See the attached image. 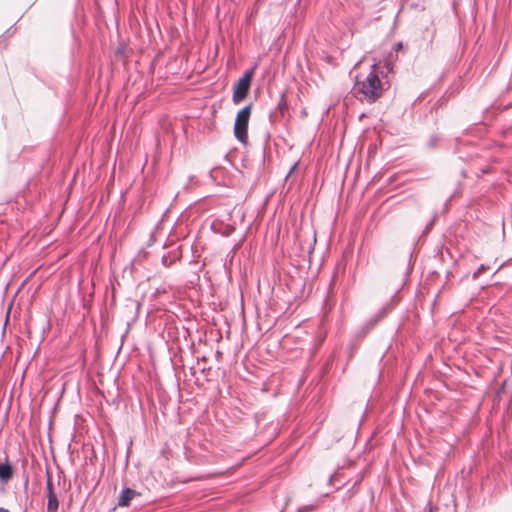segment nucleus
<instances>
[{
    "label": "nucleus",
    "instance_id": "1a4fd4ad",
    "mask_svg": "<svg viewBox=\"0 0 512 512\" xmlns=\"http://www.w3.org/2000/svg\"><path fill=\"white\" fill-rule=\"evenodd\" d=\"M47 498V512H57L59 508V501L57 495H50Z\"/></svg>",
    "mask_w": 512,
    "mask_h": 512
},
{
    "label": "nucleus",
    "instance_id": "f3484780",
    "mask_svg": "<svg viewBox=\"0 0 512 512\" xmlns=\"http://www.w3.org/2000/svg\"><path fill=\"white\" fill-rule=\"evenodd\" d=\"M484 269H486V267L481 264L480 267L473 273V278L476 279Z\"/></svg>",
    "mask_w": 512,
    "mask_h": 512
},
{
    "label": "nucleus",
    "instance_id": "9d476101",
    "mask_svg": "<svg viewBox=\"0 0 512 512\" xmlns=\"http://www.w3.org/2000/svg\"><path fill=\"white\" fill-rule=\"evenodd\" d=\"M276 109L281 113V115H284V113L288 111L289 104H288V102L286 100L285 93L281 94V97H280V100H279V102L277 104V108Z\"/></svg>",
    "mask_w": 512,
    "mask_h": 512
},
{
    "label": "nucleus",
    "instance_id": "412c9836",
    "mask_svg": "<svg viewBox=\"0 0 512 512\" xmlns=\"http://www.w3.org/2000/svg\"><path fill=\"white\" fill-rule=\"evenodd\" d=\"M434 223V220H432L431 222H429V225L427 226V228L431 227Z\"/></svg>",
    "mask_w": 512,
    "mask_h": 512
},
{
    "label": "nucleus",
    "instance_id": "2eb2a0df",
    "mask_svg": "<svg viewBox=\"0 0 512 512\" xmlns=\"http://www.w3.org/2000/svg\"><path fill=\"white\" fill-rule=\"evenodd\" d=\"M233 230H234V227H233V226H231V225H227V226L225 227V230L222 232V235H224V236H226V237H227V236H230V235H231V233L233 232Z\"/></svg>",
    "mask_w": 512,
    "mask_h": 512
},
{
    "label": "nucleus",
    "instance_id": "f8f14e48",
    "mask_svg": "<svg viewBox=\"0 0 512 512\" xmlns=\"http://www.w3.org/2000/svg\"><path fill=\"white\" fill-rule=\"evenodd\" d=\"M46 492H47V497L50 495H56V493L54 492L53 483H52L51 475L49 474V472H47Z\"/></svg>",
    "mask_w": 512,
    "mask_h": 512
},
{
    "label": "nucleus",
    "instance_id": "39448f33",
    "mask_svg": "<svg viewBox=\"0 0 512 512\" xmlns=\"http://www.w3.org/2000/svg\"><path fill=\"white\" fill-rule=\"evenodd\" d=\"M14 474V469L12 464L9 462L8 457H5V461H0V481L2 483H7Z\"/></svg>",
    "mask_w": 512,
    "mask_h": 512
},
{
    "label": "nucleus",
    "instance_id": "f257e3e1",
    "mask_svg": "<svg viewBox=\"0 0 512 512\" xmlns=\"http://www.w3.org/2000/svg\"><path fill=\"white\" fill-rule=\"evenodd\" d=\"M354 91L356 94H362L369 103L375 102L382 96V82L379 78L376 64L371 66V71L364 81L357 80Z\"/></svg>",
    "mask_w": 512,
    "mask_h": 512
},
{
    "label": "nucleus",
    "instance_id": "dca6fc26",
    "mask_svg": "<svg viewBox=\"0 0 512 512\" xmlns=\"http://www.w3.org/2000/svg\"><path fill=\"white\" fill-rule=\"evenodd\" d=\"M314 509V505H305L298 509V512H309Z\"/></svg>",
    "mask_w": 512,
    "mask_h": 512
},
{
    "label": "nucleus",
    "instance_id": "4468645a",
    "mask_svg": "<svg viewBox=\"0 0 512 512\" xmlns=\"http://www.w3.org/2000/svg\"><path fill=\"white\" fill-rule=\"evenodd\" d=\"M403 49V43L402 42H397L393 45V54H394V58H397V53Z\"/></svg>",
    "mask_w": 512,
    "mask_h": 512
},
{
    "label": "nucleus",
    "instance_id": "423d86ee",
    "mask_svg": "<svg viewBox=\"0 0 512 512\" xmlns=\"http://www.w3.org/2000/svg\"><path fill=\"white\" fill-rule=\"evenodd\" d=\"M393 60H394V54L393 52H390L388 57L384 59L383 61V68L384 70H381L380 73L383 77L388 78V74L393 73Z\"/></svg>",
    "mask_w": 512,
    "mask_h": 512
},
{
    "label": "nucleus",
    "instance_id": "7ed1b4c3",
    "mask_svg": "<svg viewBox=\"0 0 512 512\" xmlns=\"http://www.w3.org/2000/svg\"><path fill=\"white\" fill-rule=\"evenodd\" d=\"M253 75L254 69H249L245 71L242 77H240L235 83L232 94V101L235 104H239L247 97L251 87Z\"/></svg>",
    "mask_w": 512,
    "mask_h": 512
},
{
    "label": "nucleus",
    "instance_id": "6e6552de",
    "mask_svg": "<svg viewBox=\"0 0 512 512\" xmlns=\"http://www.w3.org/2000/svg\"><path fill=\"white\" fill-rule=\"evenodd\" d=\"M397 295H394V297L387 303H385L381 309L375 314L376 318L380 321L384 317L387 316L388 313H390L394 307L393 300L396 298Z\"/></svg>",
    "mask_w": 512,
    "mask_h": 512
},
{
    "label": "nucleus",
    "instance_id": "aec40b11",
    "mask_svg": "<svg viewBox=\"0 0 512 512\" xmlns=\"http://www.w3.org/2000/svg\"><path fill=\"white\" fill-rule=\"evenodd\" d=\"M0 512H10V511H9V509H7V508L0 507Z\"/></svg>",
    "mask_w": 512,
    "mask_h": 512
},
{
    "label": "nucleus",
    "instance_id": "6ab92c4d",
    "mask_svg": "<svg viewBox=\"0 0 512 512\" xmlns=\"http://www.w3.org/2000/svg\"><path fill=\"white\" fill-rule=\"evenodd\" d=\"M296 166H297V163H295V164L291 167V169H290V171H289V174H291V173L294 171V169L296 168Z\"/></svg>",
    "mask_w": 512,
    "mask_h": 512
},
{
    "label": "nucleus",
    "instance_id": "f03ea898",
    "mask_svg": "<svg viewBox=\"0 0 512 512\" xmlns=\"http://www.w3.org/2000/svg\"><path fill=\"white\" fill-rule=\"evenodd\" d=\"M252 103L241 108L234 122V136L241 143L246 145L248 141V125L251 116Z\"/></svg>",
    "mask_w": 512,
    "mask_h": 512
},
{
    "label": "nucleus",
    "instance_id": "ddd939ff",
    "mask_svg": "<svg viewBox=\"0 0 512 512\" xmlns=\"http://www.w3.org/2000/svg\"><path fill=\"white\" fill-rule=\"evenodd\" d=\"M379 322L378 318H376V315L374 314L368 321L367 323L365 324V326L363 327V330H365V332H368L370 331L377 323Z\"/></svg>",
    "mask_w": 512,
    "mask_h": 512
},
{
    "label": "nucleus",
    "instance_id": "a211bd4d",
    "mask_svg": "<svg viewBox=\"0 0 512 512\" xmlns=\"http://www.w3.org/2000/svg\"><path fill=\"white\" fill-rule=\"evenodd\" d=\"M161 261H162V264H163L164 266H166V267H168V266H170V265H171V261H168V257H166V256H163V257H162V259H161Z\"/></svg>",
    "mask_w": 512,
    "mask_h": 512
},
{
    "label": "nucleus",
    "instance_id": "9b49d317",
    "mask_svg": "<svg viewBox=\"0 0 512 512\" xmlns=\"http://www.w3.org/2000/svg\"><path fill=\"white\" fill-rule=\"evenodd\" d=\"M439 142H440V136L438 134H433L428 139V141L426 143V147L429 150H434L435 148H437Z\"/></svg>",
    "mask_w": 512,
    "mask_h": 512
},
{
    "label": "nucleus",
    "instance_id": "0eeeda50",
    "mask_svg": "<svg viewBox=\"0 0 512 512\" xmlns=\"http://www.w3.org/2000/svg\"><path fill=\"white\" fill-rule=\"evenodd\" d=\"M397 295H394V297L387 303H385L381 309L375 314L376 318L380 321L384 317L387 316L388 313H390L394 307L393 300L396 298Z\"/></svg>",
    "mask_w": 512,
    "mask_h": 512
},
{
    "label": "nucleus",
    "instance_id": "20e7f679",
    "mask_svg": "<svg viewBox=\"0 0 512 512\" xmlns=\"http://www.w3.org/2000/svg\"><path fill=\"white\" fill-rule=\"evenodd\" d=\"M140 493L136 492L134 489L125 487L121 490L118 496V506L119 507H127L130 505L131 501L139 496Z\"/></svg>",
    "mask_w": 512,
    "mask_h": 512
}]
</instances>
